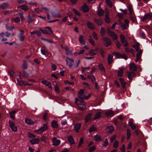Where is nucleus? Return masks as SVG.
Masks as SVG:
<instances>
[{"label": "nucleus", "mask_w": 152, "mask_h": 152, "mask_svg": "<svg viewBox=\"0 0 152 152\" xmlns=\"http://www.w3.org/2000/svg\"><path fill=\"white\" fill-rule=\"evenodd\" d=\"M79 96L78 98H75V102L77 105V108L80 110H83L86 109V105L82 103L83 102L84 99H87L90 96Z\"/></svg>", "instance_id": "1"}, {"label": "nucleus", "mask_w": 152, "mask_h": 152, "mask_svg": "<svg viewBox=\"0 0 152 152\" xmlns=\"http://www.w3.org/2000/svg\"><path fill=\"white\" fill-rule=\"evenodd\" d=\"M124 23L120 22V25L123 29H127L129 27V21L127 19H125L124 20Z\"/></svg>", "instance_id": "2"}, {"label": "nucleus", "mask_w": 152, "mask_h": 152, "mask_svg": "<svg viewBox=\"0 0 152 152\" xmlns=\"http://www.w3.org/2000/svg\"><path fill=\"white\" fill-rule=\"evenodd\" d=\"M66 65L69 67L71 68L73 66V63L74 61L72 58H70L69 57H66Z\"/></svg>", "instance_id": "3"}, {"label": "nucleus", "mask_w": 152, "mask_h": 152, "mask_svg": "<svg viewBox=\"0 0 152 152\" xmlns=\"http://www.w3.org/2000/svg\"><path fill=\"white\" fill-rule=\"evenodd\" d=\"M107 33L110 36L113 40H116L117 39V36L116 34L114 32L111 31L108 28Z\"/></svg>", "instance_id": "4"}, {"label": "nucleus", "mask_w": 152, "mask_h": 152, "mask_svg": "<svg viewBox=\"0 0 152 152\" xmlns=\"http://www.w3.org/2000/svg\"><path fill=\"white\" fill-rule=\"evenodd\" d=\"M47 129V126L46 125L44 124L42 127H41L37 130H35V132L38 134H40L46 130Z\"/></svg>", "instance_id": "5"}, {"label": "nucleus", "mask_w": 152, "mask_h": 152, "mask_svg": "<svg viewBox=\"0 0 152 152\" xmlns=\"http://www.w3.org/2000/svg\"><path fill=\"white\" fill-rule=\"evenodd\" d=\"M104 45L107 47L109 46L111 44V40L107 37L103 39Z\"/></svg>", "instance_id": "6"}, {"label": "nucleus", "mask_w": 152, "mask_h": 152, "mask_svg": "<svg viewBox=\"0 0 152 152\" xmlns=\"http://www.w3.org/2000/svg\"><path fill=\"white\" fill-rule=\"evenodd\" d=\"M42 33L45 34H52V31L51 28L49 27H46V29L44 30V31H42Z\"/></svg>", "instance_id": "7"}, {"label": "nucleus", "mask_w": 152, "mask_h": 152, "mask_svg": "<svg viewBox=\"0 0 152 152\" xmlns=\"http://www.w3.org/2000/svg\"><path fill=\"white\" fill-rule=\"evenodd\" d=\"M53 145L54 146L58 145L60 143V140L58 139L56 137H53L52 139Z\"/></svg>", "instance_id": "8"}, {"label": "nucleus", "mask_w": 152, "mask_h": 152, "mask_svg": "<svg viewBox=\"0 0 152 152\" xmlns=\"http://www.w3.org/2000/svg\"><path fill=\"white\" fill-rule=\"evenodd\" d=\"M106 116L108 117H112L115 115V111L113 110H109L106 111L105 113Z\"/></svg>", "instance_id": "9"}, {"label": "nucleus", "mask_w": 152, "mask_h": 152, "mask_svg": "<svg viewBox=\"0 0 152 152\" xmlns=\"http://www.w3.org/2000/svg\"><path fill=\"white\" fill-rule=\"evenodd\" d=\"M52 16L55 18H60L61 17V15L57 11H52L51 12Z\"/></svg>", "instance_id": "10"}, {"label": "nucleus", "mask_w": 152, "mask_h": 152, "mask_svg": "<svg viewBox=\"0 0 152 152\" xmlns=\"http://www.w3.org/2000/svg\"><path fill=\"white\" fill-rule=\"evenodd\" d=\"M10 126L12 129V130L14 132H16L17 131V128L15 126L13 123L11 121H9Z\"/></svg>", "instance_id": "11"}, {"label": "nucleus", "mask_w": 152, "mask_h": 152, "mask_svg": "<svg viewBox=\"0 0 152 152\" xmlns=\"http://www.w3.org/2000/svg\"><path fill=\"white\" fill-rule=\"evenodd\" d=\"M129 18L130 20L132 21V23H135L137 22L136 18L134 13L130 14Z\"/></svg>", "instance_id": "12"}, {"label": "nucleus", "mask_w": 152, "mask_h": 152, "mask_svg": "<svg viewBox=\"0 0 152 152\" xmlns=\"http://www.w3.org/2000/svg\"><path fill=\"white\" fill-rule=\"evenodd\" d=\"M114 130V127L112 126H110L107 127L106 129V132L108 133H111Z\"/></svg>", "instance_id": "13"}, {"label": "nucleus", "mask_w": 152, "mask_h": 152, "mask_svg": "<svg viewBox=\"0 0 152 152\" xmlns=\"http://www.w3.org/2000/svg\"><path fill=\"white\" fill-rule=\"evenodd\" d=\"M81 126V124L80 123H78L76 124L74 126L75 131L77 133L78 132Z\"/></svg>", "instance_id": "14"}, {"label": "nucleus", "mask_w": 152, "mask_h": 152, "mask_svg": "<svg viewBox=\"0 0 152 152\" xmlns=\"http://www.w3.org/2000/svg\"><path fill=\"white\" fill-rule=\"evenodd\" d=\"M87 26L88 28L92 30L95 29V27L94 25L90 22H88L87 23Z\"/></svg>", "instance_id": "15"}, {"label": "nucleus", "mask_w": 152, "mask_h": 152, "mask_svg": "<svg viewBox=\"0 0 152 152\" xmlns=\"http://www.w3.org/2000/svg\"><path fill=\"white\" fill-rule=\"evenodd\" d=\"M97 13L99 16H101L104 15V12L102 9L100 7H99L98 8Z\"/></svg>", "instance_id": "16"}, {"label": "nucleus", "mask_w": 152, "mask_h": 152, "mask_svg": "<svg viewBox=\"0 0 152 152\" xmlns=\"http://www.w3.org/2000/svg\"><path fill=\"white\" fill-rule=\"evenodd\" d=\"M94 140L96 142H99L102 140L101 136L100 135L97 134L94 136Z\"/></svg>", "instance_id": "17"}, {"label": "nucleus", "mask_w": 152, "mask_h": 152, "mask_svg": "<svg viewBox=\"0 0 152 152\" xmlns=\"http://www.w3.org/2000/svg\"><path fill=\"white\" fill-rule=\"evenodd\" d=\"M68 142L70 143L71 145H72L75 143L74 138L72 136H70L67 138Z\"/></svg>", "instance_id": "18"}, {"label": "nucleus", "mask_w": 152, "mask_h": 152, "mask_svg": "<svg viewBox=\"0 0 152 152\" xmlns=\"http://www.w3.org/2000/svg\"><path fill=\"white\" fill-rule=\"evenodd\" d=\"M142 54V51L140 50L137 53L136 56V58L135 60V61L137 62L139 60Z\"/></svg>", "instance_id": "19"}, {"label": "nucleus", "mask_w": 152, "mask_h": 152, "mask_svg": "<svg viewBox=\"0 0 152 152\" xmlns=\"http://www.w3.org/2000/svg\"><path fill=\"white\" fill-rule=\"evenodd\" d=\"M25 121L26 123L30 125H32L34 123V122L29 118H26Z\"/></svg>", "instance_id": "20"}, {"label": "nucleus", "mask_w": 152, "mask_h": 152, "mask_svg": "<svg viewBox=\"0 0 152 152\" xmlns=\"http://www.w3.org/2000/svg\"><path fill=\"white\" fill-rule=\"evenodd\" d=\"M129 69L132 70L136 71L137 70V67L134 64L132 63L130 65Z\"/></svg>", "instance_id": "21"}, {"label": "nucleus", "mask_w": 152, "mask_h": 152, "mask_svg": "<svg viewBox=\"0 0 152 152\" xmlns=\"http://www.w3.org/2000/svg\"><path fill=\"white\" fill-rule=\"evenodd\" d=\"M135 76V74L134 72H131L128 74V78L129 80H132Z\"/></svg>", "instance_id": "22"}, {"label": "nucleus", "mask_w": 152, "mask_h": 152, "mask_svg": "<svg viewBox=\"0 0 152 152\" xmlns=\"http://www.w3.org/2000/svg\"><path fill=\"white\" fill-rule=\"evenodd\" d=\"M82 10L84 12H87L89 10L88 8V6L86 4H84L81 8Z\"/></svg>", "instance_id": "23"}, {"label": "nucleus", "mask_w": 152, "mask_h": 152, "mask_svg": "<svg viewBox=\"0 0 152 152\" xmlns=\"http://www.w3.org/2000/svg\"><path fill=\"white\" fill-rule=\"evenodd\" d=\"M79 41L80 42L82 45H85L86 44V42L83 39V36L80 35L79 37Z\"/></svg>", "instance_id": "24"}, {"label": "nucleus", "mask_w": 152, "mask_h": 152, "mask_svg": "<svg viewBox=\"0 0 152 152\" xmlns=\"http://www.w3.org/2000/svg\"><path fill=\"white\" fill-rule=\"evenodd\" d=\"M51 125L53 128H57L58 127V125L57 122L55 121H53L51 123Z\"/></svg>", "instance_id": "25"}, {"label": "nucleus", "mask_w": 152, "mask_h": 152, "mask_svg": "<svg viewBox=\"0 0 152 152\" xmlns=\"http://www.w3.org/2000/svg\"><path fill=\"white\" fill-rule=\"evenodd\" d=\"M39 139L36 138L30 140V142L33 145L37 144L39 142Z\"/></svg>", "instance_id": "26"}, {"label": "nucleus", "mask_w": 152, "mask_h": 152, "mask_svg": "<svg viewBox=\"0 0 152 152\" xmlns=\"http://www.w3.org/2000/svg\"><path fill=\"white\" fill-rule=\"evenodd\" d=\"M151 18V15L149 14H147L145 15L142 18V20L143 21L145 20H150Z\"/></svg>", "instance_id": "27"}, {"label": "nucleus", "mask_w": 152, "mask_h": 152, "mask_svg": "<svg viewBox=\"0 0 152 152\" xmlns=\"http://www.w3.org/2000/svg\"><path fill=\"white\" fill-rule=\"evenodd\" d=\"M9 6L7 3H5L0 4V8L2 9H4Z\"/></svg>", "instance_id": "28"}, {"label": "nucleus", "mask_w": 152, "mask_h": 152, "mask_svg": "<svg viewBox=\"0 0 152 152\" xmlns=\"http://www.w3.org/2000/svg\"><path fill=\"white\" fill-rule=\"evenodd\" d=\"M127 7L129 11L130 14L134 13L133 8L131 4H129L127 6Z\"/></svg>", "instance_id": "29"}, {"label": "nucleus", "mask_w": 152, "mask_h": 152, "mask_svg": "<svg viewBox=\"0 0 152 152\" xmlns=\"http://www.w3.org/2000/svg\"><path fill=\"white\" fill-rule=\"evenodd\" d=\"M11 21H14L16 23H19L20 22V19L19 17H17L15 18H13L11 20Z\"/></svg>", "instance_id": "30"}, {"label": "nucleus", "mask_w": 152, "mask_h": 152, "mask_svg": "<svg viewBox=\"0 0 152 152\" xmlns=\"http://www.w3.org/2000/svg\"><path fill=\"white\" fill-rule=\"evenodd\" d=\"M97 128L96 126L94 125L92 126L89 129V132H91L93 131H96Z\"/></svg>", "instance_id": "31"}, {"label": "nucleus", "mask_w": 152, "mask_h": 152, "mask_svg": "<svg viewBox=\"0 0 152 152\" xmlns=\"http://www.w3.org/2000/svg\"><path fill=\"white\" fill-rule=\"evenodd\" d=\"M101 116V113L100 112H98L95 114L94 117L93 118V119H96L100 118Z\"/></svg>", "instance_id": "32"}, {"label": "nucleus", "mask_w": 152, "mask_h": 152, "mask_svg": "<svg viewBox=\"0 0 152 152\" xmlns=\"http://www.w3.org/2000/svg\"><path fill=\"white\" fill-rule=\"evenodd\" d=\"M113 56L111 54H110L109 55L107 60L109 64H111L112 62Z\"/></svg>", "instance_id": "33"}, {"label": "nucleus", "mask_w": 152, "mask_h": 152, "mask_svg": "<svg viewBox=\"0 0 152 152\" xmlns=\"http://www.w3.org/2000/svg\"><path fill=\"white\" fill-rule=\"evenodd\" d=\"M88 53L91 56H94L96 54L97 52L95 51L94 49H91L89 50Z\"/></svg>", "instance_id": "34"}, {"label": "nucleus", "mask_w": 152, "mask_h": 152, "mask_svg": "<svg viewBox=\"0 0 152 152\" xmlns=\"http://www.w3.org/2000/svg\"><path fill=\"white\" fill-rule=\"evenodd\" d=\"M88 40L89 42L93 45L94 46L95 45L93 39H92L91 36H89Z\"/></svg>", "instance_id": "35"}, {"label": "nucleus", "mask_w": 152, "mask_h": 152, "mask_svg": "<svg viewBox=\"0 0 152 152\" xmlns=\"http://www.w3.org/2000/svg\"><path fill=\"white\" fill-rule=\"evenodd\" d=\"M20 7H21L22 10L25 11H26L28 9V6L25 4L21 5Z\"/></svg>", "instance_id": "36"}, {"label": "nucleus", "mask_w": 152, "mask_h": 152, "mask_svg": "<svg viewBox=\"0 0 152 152\" xmlns=\"http://www.w3.org/2000/svg\"><path fill=\"white\" fill-rule=\"evenodd\" d=\"M119 80L121 84L122 85V87L123 88H125L126 83L122 78H120Z\"/></svg>", "instance_id": "37"}, {"label": "nucleus", "mask_w": 152, "mask_h": 152, "mask_svg": "<svg viewBox=\"0 0 152 152\" xmlns=\"http://www.w3.org/2000/svg\"><path fill=\"white\" fill-rule=\"evenodd\" d=\"M98 67L99 69L102 72H105V69L102 64H99L98 65Z\"/></svg>", "instance_id": "38"}, {"label": "nucleus", "mask_w": 152, "mask_h": 152, "mask_svg": "<svg viewBox=\"0 0 152 152\" xmlns=\"http://www.w3.org/2000/svg\"><path fill=\"white\" fill-rule=\"evenodd\" d=\"M119 70L118 72V76L121 77L122 76L123 73V69L120 68H119Z\"/></svg>", "instance_id": "39"}, {"label": "nucleus", "mask_w": 152, "mask_h": 152, "mask_svg": "<svg viewBox=\"0 0 152 152\" xmlns=\"http://www.w3.org/2000/svg\"><path fill=\"white\" fill-rule=\"evenodd\" d=\"M94 20L96 23L99 25H101L102 23V20L101 19H94Z\"/></svg>", "instance_id": "40"}, {"label": "nucleus", "mask_w": 152, "mask_h": 152, "mask_svg": "<svg viewBox=\"0 0 152 152\" xmlns=\"http://www.w3.org/2000/svg\"><path fill=\"white\" fill-rule=\"evenodd\" d=\"M108 141L107 138L105 139V140L102 145V146L104 147H106L108 144Z\"/></svg>", "instance_id": "41"}, {"label": "nucleus", "mask_w": 152, "mask_h": 152, "mask_svg": "<svg viewBox=\"0 0 152 152\" xmlns=\"http://www.w3.org/2000/svg\"><path fill=\"white\" fill-rule=\"evenodd\" d=\"M18 37L19 40L21 42L23 41L25 37L23 35H18Z\"/></svg>", "instance_id": "42"}, {"label": "nucleus", "mask_w": 152, "mask_h": 152, "mask_svg": "<svg viewBox=\"0 0 152 152\" xmlns=\"http://www.w3.org/2000/svg\"><path fill=\"white\" fill-rule=\"evenodd\" d=\"M5 27L7 30L9 31H12L14 29V28L13 26H7V24L6 23L5 25Z\"/></svg>", "instance_id": "43"}, {"label": "nucleus", "mask_w": 152, "mask_h": 152, "mask_svg": "<svg viewBox=\"0 0 152 152\" xmlns=\"http://www.w3.org/2000/svg\"><path fill=\"white\" fill-rule=\"evenodd\" d=\"M107 5L110 7H111L113 6L112 2L110 0H105Z\"/></svg>", "instance_id": "44"}, {"label": "nucleus", "mask_w": 152, "mask_h": 152, "mask_svg": "<svg viewBox=\"0 0 152 152\" xmlns=\"http://www.w3.org/2000/svg\"><path fill=\"white\" fill-rule=\"evenodd\" d=\"M105 32V29L103 27L101 28L100 33L102 36H103Z\"/></svg>", "instance_id": "45"}, {"label": "nucleus", "mask_w": 152, "mask_h": 152, "mask_svg": "<svg viewBox=\"0 0 152 152\" xmlns=\"http://www.w3.org/2000/svg\"><path fill=\"white\" fill-rule=\"evenodd\" d=\"M100 53L102 56L104 58L105 57V52L103 49L101 48L99 50Z\"/></svg>", "instance_id": "46"}, {"label": "nucleus", "mask_w": 152, "mask_h": 152, "mask_svg": "<svg viewBox=\"0 0 152 152\" xmlns=\"http://www.w3.org/2000/svg\"><path fill=\"white\" fill-rule=\"evenodd\" d=\"M16 113L15 111H13L10 113V115L11 118L14 119V115Z\"/></svg>", "instance_id": "47"}, {"label": "nucleus", "mask_w": 152, "mask_h": 152, "mask_svg": "<svg viewBox=\"0 0 152 152\" xmlns=\"http://www.w3.org/2000/svg\"><path fill=\"white\" fill-rule=\"evenodd\" d=\"M131 135V132L129 129L127 130V139H129L130 138Z\"/></svg>", "instance_id": "48"}, {"label": "nucleus", "mask_w": 152, "mask_h": 152, "mask_svg": "<svg viewBox=\"0 0 152 152\" xmlns=\"http://www.w3.org/2000/svg\"><path fill=\"white\" fill-rule=\"evenodd\" d=\"M91 115V114H88L86 117L85 118V120L86 122H87L90 119V118Z\"/></svg>", "instance_id": "49"}, {"label": "nucleus", "mask_w": 152, "mask_h": 152, "mask_svg": "<svg viewBox=\"0 0 152 152\" xmlns=\"http://www.w3.org/2000/svg\"><path fill=\"white\" fill-rule=\"evenodd\" d=\"M118 142L117 140H115L113 143V147L116 148L118 147Z\"/></svg>", "instance_id": "50"}, {"label": "nucleus", "mask_w": 152, "mask_h": 152, "mask_svg": "<svg viewBox=\"0 0 152 152\" xmlns=\"http://www.w3.org/2000/svg\"><path fill=\"white\" fill-rule=\"evenodd\" d=\"M27 64L25 61H24L23 64L22 65V67L24 69H26L27 67Z\"/></svg>", "instance_id": "51"}, {"label": "nucleus", "mask_w": 152, "mask_h": 152, "mask_svg": "<svg viewBox=\"0 0 152 152\" xmlns=\"http://www.w3.org/2000/svg\"><path fill=\"white\" fill-rule=\"evenodd\" d=\"M116 40V41L115 42L116 45L118 48L120 49L121 45L118 41L117 40Z\"/></svg>", "instance_id": "52"}, {"label": "nucleus", "mask_w": 152, "mask_h": 152, "mask_svg": "<svg viewBox=\"0 0 152 152\" xmlns=\"http://www.w3.org/2000/svg\"><path fill=\"white\" fill-rule=\"evenodd\" d=\"M17 80L19 84L21 86L23 85L24 83V81H23L21 80H19L17 78Z\"/></svg>", "instance_id": "53"}, {"label": "nucleus", "mask_w": 152, "mask_h": 152, "mask_svg": "<svg viewBox=\"0 0 152 152\" xmlns=\"http://www.w3.org/2000/svg\"><path fill=\"white\" fill-rule=\"evenodd\" d=\"M105 22L107 23H109L110 22V20L109 18L108 15H105Z\"/></svg>", "instance_id": "54"}, {"label": "nucleus", "mask_w": 152, "mask_h": 152, "mask_svg": "<svg viewBox=\"0 0 152 152\" xmlns=\"http://www.w3.org/2000/svg\"><path fill=\"white\" fill-rule=\"evenodd\" d=\"M8 73L10 74L11 77H12L14 73V71L12 70H10L9 71Z\"/></svg>", "instance_id": "55"}, {"label": "nucleus", "mask_w": 152, "mask_h": 152, "mask_svg": "<svg viewBox=\"0 0 152 152\" xmlns=\"http://www.w3.org/2000/svg\"><path fill=\"white\" fill-rule=\"evenodd\" d=\"M34 11L35 12L39 14L40 13L42 12V11L40 10L38 8H35Z\"/></svg>", "instance_id": "56"}, {"label": "nucleus", "mask_w": 152, "mask_h": 152, "mask_svg": "<svg viewBox=\"0 0 152 152\" xmlns=\"http://www.w3.org/2000/svg\"><path fill=\"white\" fill-rule=\"evenodd\" d=\"M95 149V146L94 145L91 147L88 150L89 152H92Z\"/></svg>", "instance_id": "57"}, {"label": "nucleus", "mask_w": 152, "mask_h": 152, "mask_svg": "<svg viewBox=\"0 0 152 152\" xmlns=\"http://www.w3.org/2000/svg\"><path fill=\"white\" fill-rule=\"evenodd\" d=\"M27 18H28L27 20L28 23H31L33 20V19L29 15H28Z\"/></svg>", "instance_id": "58"}, {"label": "nucleus", "mask_w": 152, "mask_h": 152, "mask_svg": "<svg viewBox=\"0 0 152 152\" xmlns=\"http://www.w3.org/2000/svg\"><path fill=\"white\" fill-rule=\"evenodd\" d=\"M92 35L94 38L96 40H97L98 39V37H97V34L96 32H92Z\"/></svg>", "instance_id": "59"}, {"label": "nucleus", "mask_w": 152, "mask_h": 152, "mask_svg": "<svg viewBox=\"0 0 152 152\" xmlns=\"http://www.w3.org/2000/svg\"><path fill=\"white\" fill-rule=\"evenodd\" d=\"M83 142V138H81L78 144V146L80 147Z\"/></svg>", "instance_id": "60"}, {"label": "nucleus", "mask_w": 152, "mask_h": 152, "mask_svg": "<svg viewBox=\"0 0 152 152\" xmlns=\"http://www.w3.org/2000/svg\"><path fill=\"white\" fill-rule=\"evenodd\" d=\"M28 135L30 138H33L36 137V136L30 133H28Z\"/></svg>", "instance_id": "61"}, {"label": "nucleus", "mask_w": 152, "mask_h": 152, "mask_svg": "<svg viewBox=\"0 0 152 152\" xmlns=\"http://www.w3.org/2000/svg\"><path fill=\"white\" fill-rule=\"evenodd\" d=\"M121 42L123 46L124 47L127 46L128 45V44L126 40L125 41H122Z\"/></svg>", "instance_id": "62"}, {"label": "nucleus", "mask_w": 152, "mask_h": 152, "mask_svg": "<svg viewBox=\"0 0 152 152\" xmlns=\"http://www.w3.org/2000/svg\"><path fill=\"white\" fill-rule=\"evenodd\" d=\"M120 37L121 42L126 40L125 37L123 35L121 34Z\"/></svg>", "instance_id": "63"}, {"label": "nucleus", "mask_w": 152, "mask_h": 152, "mask_svg": "<svg viewBox=\"0 0 152 152\" xmlns=\"http://www.w3.org/2000/svg\"><path fill=\"white\" fill-rule=\"evenodd\" d=\"M49 88L51 89H52V87L51 85V83L48 81V83L46 84V85Z\"/></svg>", "instance_id": "64"}]
</instances>
